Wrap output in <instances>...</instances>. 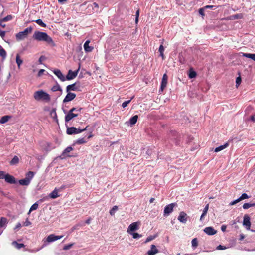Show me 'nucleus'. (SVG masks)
I'll list each match as a JSON object with an SVG mask.
<instances>
[{
    "mask_svg": "<svg viewBox=\"0 0 255 255\" xmlns=\"http://www.w3.org/2000/svg\"><path fill=\"white\" fill-rule=\"evenodd\" d=\"M5 32L4 31H2L0 30V35L2 38H3L5 36Z\"/></svg>",
    "mask_w": 255,
    "mask_h": 255,
    "instance_id": "0e129e2a",
    "label": "nucleus"
},
{
    "mask_svg": "<svg viewBox=\"0 0 255 255\" xmlns=\"http://www.w3.org/2000/svg\"><path fill=\"white\" fill-rule=\"evenodd\" d=\"M82 109V108H76L73 107L71 108L65 117V122H68L73 118L77 117Z\"/></svg>",
    "mask_w": 255,
    "mask_h": 255,
    "instance_id": "f03ea898",
    "label": "nucleus"
},
{
    "mask_svg": "<svg viewBox=\"0 0 255 255\" xmlns=\"http://www.w3.org/2000/svg\"><path fill=\"white\" fill-rule=\"evenodd\" d=\"M205 9V8H204V7L203 8H200L199 10V13L202 16V17H204L205 16V13H204Z\"/></svg>",
    "mask_w": 255,
    "mask_h": 255,
    "instance_id": "8fccbe9b",
    "label": "nucleus"
},
{
    "mask_svg": "<svg viewBox=\"0 0 255 255\" xmlns=\"http://www.w3.org/2000/svg\"><path fill=\"white\" fill-rule=\"evenodd\" d=\"M76 94L73 93L68 92L67 95L63 100L64 103L70 102L73 100L76 97Z\"/></svg>",
    "mask_w": 255,
    "mask_h": 255,
    "instance_id": "ddd939ff",
    "label": "nucleus"
},
{
    "mask_svg": "<svg viewBox=\"0 0 255 255\" xmlns=\"http://www.w3.org/2000/svg\"><path fill=\"white\" fill-rule=\"evenodd\" d=\"M73 150V148L71 146L67 147L63 152L62 154V156H63L64 157L65 156L66 154L67 153H69L70 151Z\"/></svg>",
    "mask_w": 255,
    "mask_h": 255,
    "instance_id": "72a5a7b5",
    "label": "nucleus"
},
{
    "mask_svg": "<svg viewBox=\"0 0 255 255\" xmlns=\"http://www.w3.org/2000/svg\"><path fill=\"white\" fill-rule=\"evenodd\" d=\"M250 119L252 122H255V114L251 116Z\"/></svg>",
    "mask_w": 255,
    "mask_h": 255,
    "instance_id": "338daca9",
    "label": "nucleus"
},
{
    "mask_svg": "<svg viewBox=\"0 0 255 255\" xmlns=\"http://www.w3.org/2000/svg\"><path fill=\"white\" fill-rule=\"evenodd\" d=\"M228 146H229V143L226 142L224 145H221L218 147H216L214 151L215 152H218L224 149L225 148H227Z\"/></svg>",
    "mask_w": 255,
    "mask_h": 255,
    "instance_id": "4be33fe9",
    "label": "nucleus"
},
{
    "mask_svg": "<svg viewBox=\"0 0 255 255\" xmlns=\"http://www.w3.org/2000/svg\"><path fill=\"white\" fill-rule=\"evenodd\" d=\"M5 181L10 184H15L16 183L15 178L9 174H5L4 176Z\"/></svg>",
    "mask_w": 255,
    "mask_h": 255,
    "instance_id": "4468645a",
    "label": "nucleus"
},
{
    "mask_svg": "<svg viewBox=\"0 0 255 255\" xmlns=\"http://www.w3.org/2000/svg\"><path fill=\"white\" fill-rule=\"evenodd\" d=\"M158 252L159 251L156 249V246L154 245H152L151 246V250L147 252V254L148 255H154L158 253Z\"/></svg>",
    "mask_w": 255,
    "mask_h": 255,
    "instance_id": "6ab92c4d",
    "label": "nucleus"
},
{
    "mask_svg": "<svg viewBox=\"0 0 255 255\" xmlns=\"http://www.w3.org/2000/svg\"><path fill=\"white\" fill-rule=\"evenodd\" d=\"M216 249L217 250H225L226 249V247L225 246H222L221 245H219L218 246H217V247L216 248Z\"/></svg>",
    "mask_w": 255,
    "mask_h": 255,
    "instance_id": "13d9d810",
    "label": "nucleus"
},
{
    "mask_svg": "<svg viewBox=\"0 0 255 255\" xmlns=\"http://www.w3.org/2000/svg\"><path fill=\"white\" fill-rule=\"evenodd\" d=\"M16 62L18 69H20V66L23 63V60L20 59V56L18 54H17L16 56Z\"/></svg>",
    "mask_w": 255,
    "mask_h": 255,
    "instance_id": "a878e982",
    "label": "nucleus"
},
{
    "mask_svg": "<svg viewBox=\"0 0 255 255\" xmlns=\"http://www.w3.org/2000/svg\"><path fill=\"white\" fill-rule=\"evenodd\" d=\"M249 196L246 193H243L242 195L239 197L240 201H242L244 199H248Z\"/></svg>",
    "mask_w": 255,
    "mask_h": 255,
    "instance_id": "37998d69",
    "label": "nucleus"
},
{
    "mask_svg": "<svg viewBox=\"0 0 255 255\" xmlns=\"http://www.w3.org/2000/svg\"><path fill=\"white\" fill-rule=\"evenodd\" d=\"M80 83L79 82H75L72 84L69 85L66 87L67 92H70V91H80Z\"/></svg>",
    "mask_w": 255,
    "mask_h": 255,
    "instance_id": "423d86ee",
    "label": "nucleus"
},
{
    "mask_svg": "<svg viewBox=\"0 0 255 255\" xmlns=\"http://www.w3.org/2000/svg\"><path fill=\"white\" fill-rule=\"evenodd\" d=\"M73 245V244H69L68 245H66L63 247V249L64 250H67L71 248Z\"/></svg>",
    "mask_w": 255,
    "mask_h": 255,
    "instance_id": "09e8293b",
    "label": "nucleus"
},
{
    "mask_svg": "<svg viewBox=\"0 0 255 255\" xmlns=\"http://www.w3.org/2000/svg\"><path fill=\"white\" fill-rule=\"evenodd\" d=\"M178 219L180 221V222L183 223H185L187 221V214L183 211L181 212L178 217Z\"/></svg>",
    "mask_w": 255,
    "mask_h": 255,
    "instance_id": "2eb2a0df",
    "label": "nucleus"
},
{
    "mask_svg": "<svg viewBox=\"0 0 255 255\" xmlns=\"http://www.w3.org/2000/svg\"><path fill=\"white\" fill-rule=\"evenodd\" d=\"M236 82L237 86L240 84L241 82V78L240 76L237 78Z\"/></svg>",
    "mask_w": 255,
    "mask_h": 255,
    "instance_id": "4d7b16f0",
    "label": "nucleus"
},
{
    "mask_svg": "<svg viewBox=\"0 0 255 255\" xmlns=\"http://www.w3.org/2000/svg\"><path fill=\"white\" fill-rule=\"evenodd\" d=\"M32 29L31 27H29L24 29V31L18 32L16 34V40L19 41L24 39L27 36L28 34L32 32Z\"/></svg>",
    "mask_w": 255,
    "mask_h": 255,
    "instance_id": "20e7f679",
    "label": "nucleus"
},
{
    "mask_svg": "<svg viewBox=\"0 0 255 255\" xmlns=\"http://www.w3.org/2000/svg\"><path fill=\"white\" fill-rule=\"evenodd\" d=\"M132 236H133V238L134 239H137V238H139L142 237V235L140 234H139L138 233H133Z\"/></svg>",
    "mask_w": 255,
    "mask_h": 255,
    "instance_id": "de8ad7c7",
    "label": "nucleus"
},
{
    "mask_svg": "<svg viewBox=\"0 0 255 255\" xmlns=\"http://www.w3.org/2000/svg\"><path fill=\"white\" fill-rule=\"evenodd\" d=\"M255 206V203H244L243 205V208L244 209H248L250 207Z\"/></svg>",
    "mask_w": 255,
    "mask_h": 255,
    "instance_id": "473e14b6",
    "label": "nucleus"
},
{
    "mask_svg": "<svg viewBox=\"0 0 255 255\" xmlns=\"http://www.w3.org/2000/svg\"><path fill=\"white\" fill-rule=\"evenodd\" d=\"M63 236H56L54 234H50L49 235L47 238L46 242H54L55 241H56L57 240L61 239Z\"/></svg>",
    "mask_w": 255,
    "mask_h": 255,
    "instance_id": "f8f14e48",
    "label": "nucleus"
},
{
    "mask_svg": "<svg viewBox=\"0 0 255 255\" xmlns=\"http://www.w3.org/2000/svg\"><path fill=\"white\" fill-rule=\"evenodd\" d=\"M5 175L4 171H0V179H4Z\"/></svg>",
    "mask_w": 255,
    "mask_h": 255,
    "instance_id": "bf43d9fd",
    "label": "nucleus"
},
{
    "mask_svg": "<svg viewBox=\"0 0 255 255\" xmlns=\"http://www.w3.org/2000/svg\"><path fill=\"white\" fill-rule=\"evenodd\" d=\"M139 225L140 222H135L130 224L128 227L127 232L128 233H130L131 232H133L138 230Z\"/></svg>",
    "mask_w": 255,
    "mask_h": 255,
    "instance_id": "1a4fd4ad",
    "label": "nucleus"
},
{
    "mask_svg": "<svg viewBox=\"0 0 255 255\" xmlns=\"http://www.w3.org/2000/svg\"><path fill=\"white\" fill-rule=\"evenodd\" d=\"M38 207V204L37 203H35L33 204L30 208L28 214H29L31 211L33 210H36Z\"/></svg>",
    "mask_w": 255,
    "mask_h": 255,
    "instance_id": "c9c22d12",
    "label": "nucleus"
},
{
    "mask_svg": "<svg viewBox=\"0 0 255 255\" xmlns=\"http://www.w3.org/2000/svg\"><path fill=\"white\" fill-rule=\"evenodd\" d=\"M118 207L116 205L114 206L110 210V214L112 216L114 215L115 212L118 210Z\"/></svg>",
    "mask_w": 255,
    "mask_h": 255,
    "instance_id": "f704fd0d",
    "label": "nucleus"
},
{
    "mask_svg": "<svg viewBox=\"0 0 255 255\" xmlns=\"http://www.w3.org/2000/svg\"><path fill=\"white\" fill-rule=\"evenodd\" d=\"M19 162V158L17 156H14V157L10 162V165H15Z\"/></svg>",
    "mask_w": 255,
    "mask_h": 255,
    "instance_id": "2f4dec72",
    "label": "nucleus"
},
{
    "mask_svg": "<svg viewBox=\"0 0 255 255\" xmlns=\"http://www.w3.org/2000/svg\"><path fill=\"white\" fill-rule=\"evenodd\" d=\"M154 238H155L154 236H149L147 238L145 242V243L149 242L152 241V240H153Z\"/></svg>",
    "mask_w": 255,
    "mask_h": 255,
    "instance_id": "6e6d98bb",
    "label": "nucleus"
},
{
    "mask_svg": "<svg viewBox=\"0 0 255 255\" xmlns=\"http://www.w3.org/2000/svg\"><path fill=\"white\" fill-rule=\"evenodd\" d=\"M243 225L246 226L247 229L249 230L251 227V223L250 222V217L248 215H245L243 220Z\"/></svg>",
    "mask_w": 255,
    "mask_h": 255,
    "instance_id": "9b49d317",
    "label": "nucleus"
},
{
    "mask_svg": "<svg viewBox=\"0 0 255 255\" xmlns=\"http://www.w3.org/2000/svg\"><path fill=\"white\" fill-rule=\"evenodd\" d=\"M226 225H222L221 226V230L223 231V232H225L226 231Z\"/></svg>",
    "mask_w": 255,
    "mask_h": 255,
    "instance_id": "774afa93",
    "label": "nucleus"
},
{
    "mask_svg": "<svg viewBox=\"0 0 255 255\" xmlns=\"http://www.w3.org/2000/svg\"><path fill=\"white\" fill-rule=\"evenodd\" d=\"M49 196L52 199H55L60 196V195L58 194V189L55 188L51 193L49 194Z\"/></svg>",
    "mask_w": 255,
    "mask_h": 255,
    "instance_id": "412c9836",
    "label": "nucleus"
},
{
    "mask_svg": "<svg viewBox=\"0 0 255 255\" xmlns=\"http://www.w3.org/2000/svg\"><path fill=\"white\" fill-rule=\"evenodd\" d=\"M207 213V211L204 210L203 211L202 214L200 217V221H203L204 220V217L206 215Z\"/></svg>",
    "mask_w": 255,
    "mask_h": 255,
    "instance_id": "3c124183",
    "label": "nucleus"
},
{
    "mask_svg": "<svg viewBox=\"0 0 255 255\" xmlns=\"http://www.w3.org/2000/svg\"><path fill=\"white\" fill-rule=\"evenodd\" d=\"M80 70V66L78 68V69L75 71H73L71 70H69L68 72V74H67L65 80H70L74 79L78 73V72Z\"/></svg>",
    "mask_w": 255,
    "mask_h": 255,
    "instance_id": "0eeeda50",
    "label": "nucleus"
},
{
    "mask_svg": "<svg viewBox=\"0 0 255 255\" xmlns=\"http://www.w3.org/2000/svg\"><path fill=\"white\" fill-rule=\"evenodd\" d=\"M12 19V16L11 15H7L3 18L2 21H7L11 20Z\"/></svg>",
    "mask_w": 255,
    "mask_h": 255,
    "instance_id": "a18cd8bd",
    "label": "nucleus"
},
{
    "mask_svg": "<svg viewBox=\"0 0 255 255\" xmlns=\"http://www.w3.org/2000/svg\"><path fill=\"white\" fill-rule=\"evenodd\" d=\"M30 183L29 180H27L25 178L19 180V183L21 185L28 186Z\"/></svg>",
    "mask_w": 255,
    "mask_h": 255,
    "instance_id": "bb28decb",
    "label": "nucleus"
},
{
    "mask_svg": "<svg viewBox=\"0 0 255 255\" xmlns=\"http://www.w3.org/2000/svg\"><path fill=\"white\" fill-rule=\"evenodd\" d=\"M197 75V74L194 71H190L189 74V77L190 78H195Z\"/></svg>",
    "mask_w": 255,
    "mask_h": 255,
    "instance_id": "79ce46f5",
    "label": "nucleus"
},
{
    "mask_svg": "<svg viewBox=\"0 0 255 255\" xmlns=\"http://www.w3.org/2000/svg\"><path fill=\"white\" fill-rule=\"evenodd\" d=\"M53 73L60 79L62 81H65V77L63 76L61 71L59 69H55Z\"/></svg>",
    "mask_w": 255,
    "mask_h": 255,
    "instance_id": "f3484780",
    "label": "nucleus"
},
{
    "mask_svg": "<svg viewBox=\"0 0 255 255\" xmlns=\"http://www.w3.org/2000/svg\"><path fill=\"white\" fill-rule=\"evenodd\" d=\"M214 7L217 8V6H214V5H206L204 6V8L207 9V8H213Z\"/></svg>",
    "mask_w": 255,
    "mask_h": 255,
    "instance_id": "69168bd1",
    "label": "nucleus"
},
{
    "mask_svg": "<svg viewBox=\"0 0 255 255\" xmlns=\"http://www.w3.org/2000/svg\"><path fill=\"white\" fill-rule=\"evenodd\" d=\"M33 38L38 41H45L49 44L53 42V40L51 37L44 32L39 31H35L33 35Z\"/></svg>",
    "mask_w": 255,
    "mask_h": 255,
    "instance_id": "f257e3e1",
    "label": "nucleus"
},
{
    "mask_svg": "<svg viewBox=\"0 0 255 255\" xmlns=\"http://www.w3.org/2000/svg\"><path fill=\"white\" fill-rule=\"evenodd\" d=\"M175 206V203H171L166 205L164 209V216H167L171 213L173 210V208Z\"/></svg>",
    "mask_w": 255,
    "mask_h": 255,
    "instance_id": "6e6552de",
    "label": "nucleus"
},
{
    "mask_svg": "<svg viewBox=\"0 0 255 255\" xmlns=\"http://www.w3.org/2000/svg\"><path fill=\"white\" fill-rule=\"evenodd\" d=\"M31 223L30 222L28 219L24 222V225L25 226H28L30 225H31Z\"/></svg>",
    "mask_w": 255,
    "mask_h": 255,
    "instance_id": "680f3d73",
    "label": "nucleus"
},
{
    "mask_svg": "<svg viewBox=\"0 0 255 255\" xmlns=\"http://www.w3.org/2000/svg\"><path fill=\"white\" fill-rule=\"evenodd\" d=\"M234 19H239L243 18V15L241 13L237 14L232 16Z\"/></svg>",
    "mask_w": 255,
    "mask_h": 255,
    "instance_id": "58836bf2",
    "label": "nucleus"
},
{
    "mask_svg": "<svg viewBox=\"0 0 255 255\" xmlns=\"http://www.w3.org/2000/svg\"><path fill=\"white\" fill-rule=\"evenodd\" d=\"M12 244L18 249H20L21 248L25 247V245L23 244L18 243L16 241H13Z\"/></svg>",
    "mask_w": 255,
    "mask_h": 255,
    "instance_id": "7c9ffc66",
    "label": "nucleus"
},
{
    "mask_svg": "<svg viewBox=\"0 0 255 255\" xmlns=\"http://www.w3.org/2000/svg\"><path fill=\"white\" fill-rule=\"evenodd\" d=\"M34 98L36 100L42 99L47 102L50 100L49 95L42 90L36 91L34 93Z\"/></svg>",
    "mask_w": 255,
    "mask_h": 255,
    "instance_id": "7ed1b4c3",
    "label": "nucleus"
},
{
    "mask_svg": "<svg viewBox=\"0 0 255 255\" xmlns=\"http://www.w3.org/2000/svg\"><path fill=\"white\" fill-rule=\"evenodd\" d=\"M11 118V116H4L1 117L0 120V123L4 124L6 123Z\"/></svg>",
    "mask_w": 255,
    "mask_h": 255,
    "instance_id": "cd10ccee",
    "label": "nucleus"
},
{
    "mask_svg": "<svg viewBox=\"0 0 255 255\" xmlns=\"http://www.w3.org/2000/svg\"><path fill=\"white\" fill-rule=\"evenodd\" d=\"M90 42V40H87L84 44V48L86 52H90L94 49L93 47L89 46Z\"/></svg>",
    "mask_w": 255,
    "mask_h": 255,
    "instance_id": "a211bd4d",
    "label": "nucleus"
},
{
    "mask_svg": "<svg viewBox=\"0 0 255 255\" xmlns=\"http://www.w3.org/2000/svg\"><path fill=\"white\" fill-rule=\"evenodd\" d=\"M243 56L248 58H252L253 54L252 53H243Z\"/></svg>",
    "mask_w": 255,
    "mask_h": 255,
    "instance_id": "49530a36",
    "label": "nucleus"
},
{
    "mask_svg": "<svg viewBox=\"0 0 255 255\" xmlns=\"http://www.w3.org/2000/svg\"><path fill=\"white\" fill-rule=\"evenodd\" d=\"M86 142H87V141L86 139H85L84 138L78 139L76 142V143L78 144H84Z\"/></svg>",
    "mask_w": 255,
    "mask_h": 255,
    "instance_id": "4c0bfd02",
    "label": "nucleus"
},
{
    "mask_svg": "<svg viewBox=\"0 0 255 255\" xmlns=\"http://www.w3.org/2000/svg\"><path fill=\"white\" fill-rule=\"evenodd\" d=\"M7 219L5 217H1L0 219V228H5L7 224Z\"/></svg>",
    "mask_w": 255,
    "mask_h": 255,
    "instance_id": "aec40b11",
    "label": "nucleus"
},
{
    "mask_svg": "<svg viewBox=\"0 0 255 255\" xmlns=\"http://www.w3.org/2000/svg\"><path fill=\"white\" fill-rule=\"evenodd\" d=\"M240 201H240V199L239 198L237 199H236V200H235L230 202V205H234L237 204V203L239 202Z\"/></svg>",
    "mask_w": 255,
    "mask_h": 255,
    "instance_id": "5fc2aeb1",
    "label": "nucleus"
},
{
    "mask_svg": "<svg viewBox=\"0 0 255 255\" xmlns=\"http://www.w3.org/2000/svg\"><path fill=\"white\" fill-rule=\"evenodd\" d=\"M36 23H37L39 25L43 27H46V25L44 22H43L42 20L40 19H37L35 21Z\"/></svg>",
    "mask_w": 255,
    "mask_h": 255,
    "instance_id": "e433bc0d",
    "label": "nucleus"
},
{
    "mask_svg": "<svg viewBox=\"0 0 255 255\" xmlns=\"http://www.w3.org/2000/svg\"><path fill=\"white\" fill-rule=\"evenodd\" d=\"M138 118V116L137 115H135L132 117L129 120V123L131 126H133L136 124Z\"/></svg>",
    "mask_w": 255,
    "mask_h": 255,
    "instance_id": "b1692460",
    "label": "nucleus"
},
{
    "mask_svg": "<svg viewBox=\"0 0 255 255\" xmlns=\"http://www.w3.org/2000/svg\"><path fill=\"white\" fill-rule=\"evenodd\" d=\"M163 42H162V44L160 46L159 48V52H160V53H163L164 51V46H163Z\"/></svg>",
    "mask_w": 255,
    "mask_h": 255,
    "instance_id": "603ef678",
    "label": "nucleus"
},
{
    "mask_svg": "<svg viewBox=\"0 0 255 255\" xmlns=\"http://www.w3.org/2000/svg\"><path fill=\"white\" fill-rule=\"evenodd\" d=\"M34 176V173L32 171H29L26 174L25 178L27 180H29L30 182L31 179L33 178Z\"/></svg>",
    "mask_w": 255,
    "mask_h": 255,
    "instance_id": "393cba45",
    "label": "nucleus"
},
{
    "mask_svg": "<svg viewBox=\"0 0 255 255\" xmlns=\"http://www.w3.org/2000/svg\"><path fill=\"white\" fill-rule=\"evenodd\" d=\"M86 130V128L83 129L76 128L75 127H69L67 128L66 133L67 134L72 135L73 134H78Z\"/></svg>",
    "mask_w": 255,
    "mask_h": 255,
    "instance_id": "39448f33",
    "label": "nucleus"
},
{
    "mask_svg": "<svg viewBox=\"0 0 255 255\" xmlns=\"http://www.w3.org/2000/svg\"><path fill=\"white\" fill-rule=\"evenodd\" d=\"M204 231L209 235H213L217 233V231L215 230L212 227H207L204 229Z\"/></svg>",
    "mask_w": 255,
    "mask_h": 255,
    "instance_id": "dca6fc26",
    "label": "nucleus"
},
{
    "mask_svg": "<svg viewBox=\"0 0 255 255\" xmlns=\"http://www.w3.org/2000/svg\"><path fill=\"white\" fill-rule=\"evenodd\" d=\"M93 7L97 8V9L99 8V5L98 3L96 2H94L92 5H88V7H92V8Z\"/></svg>",
    "mask_w": 255,
    "mask_h": 255,
    "instance_id": "864d4df0",
    "label": "nucleus"
},
{
    "mask_svg": "<svg viewBox=\"0 0 255 255\" xmlns=\"http://www.w3.org/2000/svg\"><path fill=\"white\" fill-rule=\"evenodd\" d=\"M139 13H140V9H138L137 10L136 12V14H135V16H136L135 23H136V24H137V23L138 22V18H139Z\"/></svg>",
    "mask_w": 255,
    "mask_h": 255,
    "instance_id": "c03bdc74",
    "label": "nucleus"
},
{
    "mask_svg": "<svg viewBox=\"0 0 255 255\" xmlns=\"http://www.w3.org/2000/svg\"><path fill=\"white\" fill-rule=\"evenodd\" d=\"M51 90L53 92H56L58 91H62V89L58 83L56 82V84L51 88Z\"/></svg>",
    "mask_w": 255,
    "mask_h": 255,
    "instance_id": "c85d7f7f",
    "label": "nucleus"
},
{
    "mask_svg": "<svg viewBox=\"0 0 255 255\" xmlns=\"http://www.w3.org/2000/svg\"><path fill=\"white\" fill-rule=\"evenodd\" d=\"M44 71H45V70L40 69L38 73V76H39V77L41 76L43 74V73Z\"/></svg>",
    "mask_w": 255,
    "mask_h": 255,
    "instance_id": "052dcab7",
    "label": "nucleus"
},
{
    "mask_svg": "<svg viewBox=\"0 0 255 255\" xmlns=\"http://www.w3.org/2000/svg\"><path fill=\"white\" fill-rule=\"evenodd\" d=\"M134 98V97H132L130 100H128V101H125L122 104V106L123 108H125V107H126L131 102V100Z\"/></svg>",
    "mask_w": 255,
    "mask_h": 255,
    "instance_id": "a19ab883",
    "label": "nucleus"
},
{
    "mask_svg": "<svg viewBox=\"0 0 255 255\" xmlns=\"http://www.w3.org/2000/svg\"><path fill=\"white\" fill-rule=\"evenodd\" d=\"M79 224L75 225V226H74L71 228L72 231H73L74 230H76V229H79Z\"/></svg>",
    "mask_w": 255,
    "mask_h": 255,
    "instance_id": "e2e57ef3",
    "label": "nucleus"
},
{
    "mask_svg": "<svg viewBox=\"0 0 255 255\" xmlns=\"http://www.w3.org/2000/svg\"><path fill=\"white\" fill-rule=\"evenodd\" d=\"M192 246L194 248H196L198 246V240L197 238H194L191 242Z\"/></svg>",
    "mask_w": 255,
    "mask_h": 255,
    "instance_id": "ea45409f",
    "label": "nucleus"
},
{
    "mask_svg": "<svg viewBox=\"0 0 255 255\" xmlns=\"http://www.w3.org/2000/svg\"><path fill=\"white\" fill-rule=\"evenodd\" d=\"M167 81H168V76L166 73H165L163 75L162 79L160 91L162 92L164 90V89L166 87L167 84Z\"/></svg>",
    "mask_w": 255,
    "mask_h": 255,
    "instance_id": "9d476101",
    "label": "nucleus"
},
{
    "mask_svg": "<svg viewBox=\"0 0 255 255\" xmlns=\"http://www.w3.org/2000/svg\"><path fill=\"white\" fill-rule=\"evenodd\" d=\"M0 56L2 57L3 59H4L6 56V52L1 46H0Z\"/></svg>",
    "mask_w": 255,
    "mask_h": 255,
    "instance_id": "c756f323",
    "label": "nucleus"
},
{
    "mask_svg": "<svg viewBox=\"0 0 255 255\" xmlns=\"http://www.w3.org/2000/svg\"><path fill=\"white\" fill-rule=\"evenodd\" d=\"M50 115L51 117H52L54 120L58 122V118L56 112V109L53 108L51 110V111L50 112Z\"/></svg>",
    "mask_w": 255,
    "mask_h": 255,
    "instance_id": "5701e85b",
    "label": "nucleus"
}]
</instances>
